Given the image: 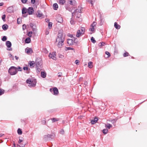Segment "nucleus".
Listing matches in <instances>:
<instances>
[{
	"label": "nucleus",
	"instance_id": "1",
	"mask_svg": "<svg viewBox=\"0 0 147 147\" xmlns=\"http://www.w3.org/2000/svg\"><path fill=\"white\" fill-rule=\"evenodd\" d=\"M65 34L63 31L59 30L58 34L57 36L56 39V42H58L57 46L59 48H61L63 45V42L65 39Z\"/></svg>",
	"mask_w": 147,
	"mask_h": 147
},
{
	"label": "nucleus",
	"instance_id": "2",
	"mask_svg": "<svg viewBox=\"0 0 147 147\" xmlns=\"http://www.w3.org/2000/svg\"><path fill=\"white\" fill-rule=\"evenodd\" d=\"M81 13V9H77L75 10L74 12L71 13V16L75 17L76 16V20L80 22L82 21V19L81 18V16L80 13Z\"/></svg>",
	"mask_w": 147,
	"mask_h": 147
},
{
	"label": "nucleus",
	"instance_id": "3",
	"mask_svg": "<svg viewBox=\"0 0 147 147\" xmlns=\"http://www.w3.org/2000/svg\"><path fill=\"white\" fill-rule=\"evenodd\" d=\"M26 83L29 84L30 87H34L36 86V80L35 79H28L26 80Z\"/></svg>",
	"mask_w": 147,
	"mask_h": 147
},
{
	"label": "nucleus",
	"instance_id": "4",
	"mask_svg": "<svg viewBox=\"0 0 147 147\" xmlns=\"http://www.w3.org/2000/svg\"><path fill=\"white\" fill-rule=\"evenodd\" d=\"M8 73L10 75H14L17 73L16 67L12 66L11 67L8 69Z\"/></svg>",
	"mask_w": 147,
	"mask_h": 147
},
{
	"label": "nucleus",
	"instance_id": "5",
	"mask_svg": "<svg viewBox=\"0 0 147 147\" xmlns=\"http://www.w3.org/2000/svg\"><path fill=\"white\" fill-rule=\"evenodd\" d=\"M55 136V135L53 133L50 134H48L44 136V139L46 141L50 140L53 139Z\"/></svg>",
	"mask_w": 147,
	"mask_h": 147
},
{
	"label": "nucleus",
	"instance_id": "6",
	"mask_svg": "<svg viewBox=\"0 0 147 147\" xmlns=\"http://www.w3.org/2000/svg\"><path fill=\"white\" fill-rule=\"evenodd\" d=\"M49 90L52 94L55 95H57L59 93L58 89L56 87L50 88Z\"/></svg>",
	"mask_w": 147,
	"mask_h": 147
},
{
	"label": "nucleus",
	"instance_id": "7",
	"mask_svg": "<svg viewBox=\"0 0 147 147\" xmlns=\"http://www.w3.org/2000/svg\"><path fill=\"white\" fill-rule=\"evenodd\" d=\"M49 56L50 58L54 60H57L56 52H55L50 53Z\"/></svg>",
	"mask_w": 147,
	"mask_h": 147
},
{
	"label": "nucleus",
	"instance_id": "8",
	"mask_svg": "<svg viewBox=\"0 0 147 147\" xmlns=\"http://www.w3.org/2000/svg\"><path fill=\"white\" fill-rule=\"evenodd\" d=\"M5 45L8 48V49H7V50L9 51H11L12 50V48H11V42L9 41H6L5 43Z\"/></svg>",
	"mask_w": 147,
	"mask_h": 147
},
{
	"label": "nucleus",
	"instance_id": "9",
	"mask_svg": "<svg viewBox=\"0 0 147 147\" xmlns=\"http://www.w3.org/2000/svg\"><path fill=\"white\" fill-rule=\"evenodd\" d=\"M33 8L31 7H29L27 9V13L29 15H32L34 13Z\"/></svg>",
	"mask_w": 147,
	"mask_h": 147
},
{
	"label": "nucleus",
	"instance_id": "10",
	"mask_svg": "<svg viewBox=\"0 0 147 147\" xmlns=\"http://www.w3.org/2000/svg\"><path fill=\"white\" fill-rule=\"evenodd\" d=\"M25 51L28 54H31L33 52L32 49L28 47H27L25 49Z\"/></svg>",
	"mask_w": 147,
	"mask_h": 147
},
{
	"label": "nucleus",
	"instance_id": "11",
	"mask_svg": "<svg viewBox=\"0 0 147 147\" xmlns=\"http://www.w3.org/2000/svg\"><path fill=\"white\" fill-rule=\"evenodd\" d=\"M7 11L9 13H11L13 12V8L12 6H10L7 9Z\"/></svg>",
	"mask_w": 147,
	"mask_h": 147
},
{
	"label": "nucleus",
	"instance_id": "12",
	"mask_svg": "<svg viewBox=\"0 0 147 147\" xmlns=\"http://www.w3.org/2000/svg\"><path fill=\"white\" fill-rule=\"evenodd\" d=\"M74 40L72 39H68L67 40V43L69 46H71L73 45Z\"/></svg>",
	"mask_w": 147,
	"mask_h": 147
},
{
	"label": "nucleus",
	"instance_id": "13",
	"mask_svg": "<svg viewBox=\"0 0 147 147\" xmlns=\"http://www.w3.org/2000/svg\"><path fill=\"white\" fill-rule=\"evenodd\" d=\"M56 21L57 22L60 23H62L63 22V20L62 18L61 17L59 16L57 18Z\"/></svg>",
	"mask_w": 147,
	"mask_h": 147
},
{
	"label": "nucleus",
	"instance_id": "14",
	"mask_svg": "<svg viewBox=\"0 0 147 147\" xmlns=\"http://www.w3.org/2000/svg\"><path fill=\"white\" fill-rule=\"evenodd\" d=\"M98 120V119L97 117H95L94 118L93 120H92L91 121V123L92 124H94L97 123Z\"/></svg>",
	"mask_w": 147,
	"mask_h": 147
},
{
	"label": "nucleus",
	"instance_id": "15",
	"mask_svg": "<svg viewBox=\"0 0 147 147\" xmlns=\"http://www.w3.org/2000/svg\"><path fill=\"white\" fill-rule=\"evenodd\" d=\"M24 70H26V73L27 74H29L30 72V69L28 68V67H24L23 68Z\"/></svg>",
	"mask_w": 147,
	"mask_h": 147
},
{
	"label": "nucleus",
	"instance_id": "16",
	"mask_svg": "<svg viewBox=\"0 0 147 147\" xmlns=\"http://www.w3.org/2000/svg\"><path fill=\"white\" fill-rule=\"evenodd\" d=\"M47 74L45 71H41V76L43 78L46 77Z\"/></svg>",
	"mask_w": 147,
	"mask_h": 147
},
{
	"label": "nucleus",
	"instance_id": "17",
	"mask_svg": "<svg viewBox=\"0 0 147 147\" xmlns=\"http://www.w3.org/2000/svg\"><path fill=\"white\" fill-rule=\"evenodd\" d=\"M81 34H82V33L81 32L80 30H77L76 36L77 37H79Z\"/></svg>",
	"mask_w": 147,
	"mask_h": 147
},
{
	"label": "nucleus",
	"instance_id": "18",
	"mask_svg": "<svg viewBox=\"0 0 147 147\" xmlns=\"http://www.w3.org/2000/svg\"><path fill=\"white\" fill-rule=\"evenodd\" d=\"M30 67L31 68L33 67L35 63L34 61H30L29 62Z\"/></svg>",
	"mask_w": 147,
	"mask_h": 147
},
{
	"label": "nucleus",
	"instance_id": "19",
	"mask_svg": "<svg viewBox=\"0 0 147 147\" xmlns=\"http://www.w3.org/2000/svg\"><path fill=\"white\" fill-rule=\"evenodd\" d=\"M114 26L115 28L117 29H119L121 27L116 22H115Z\"/></svg>",
	"mask_w": 147,
	"mask_h": 147
},
{
	"label": "nucleus",
	"instance_id": "20",
	"mask_svg": "<svg viewBox=\"0 0 147 147\" xmlns=\"http://www.w3.org/2000/svg\"><path fill=\"white\" fill-rule=\"evenodd\" d=\"M27 12V9L26 8L24 7L22 9V14H24Z\"/></svg>",
	"mask_w": 147,
	"mask_h": 147
},
{
	"label": "nucleus",
	"instance_id": "21",
	"mask_svg": "<svg viewBox=\"0 0 147 147\" xmlns=\"http://www.w3.org/2000/svg\"><path fill=\"white\" fill-rule=\"evenodd\" d=\"M58 5L57 3H55L53 4V8L54 10H57L58 8Z\"/></svg>",
	"mask_w": 147,
	"mask_h": 147
},
{
	"label": "nucleus",
	"instance_id": "22",
	"mask_svg": "<svg viewBox=\"0 0 147 147\" xmlns=\"http://www.w3.org/2000/svg\"><path fill=\"white\" fill-rule=\"evenodd\" d=\"M8 26L6 24L3 25L2 26V28L4 30H6L8 29Z\"/></svg>",
	"mask_w": 147,
	"mask_h": 147
},
{
	"label": "nucleus",
	"instance_id": "23",
	"mask_svg": "<svg viewBox=\"0 0 147 147\" xmlns=\"http://www.w3.org/2000/svg\"><path fill=\"white\" fill-rule=\"evenodd\" d=\"M25 42L26 43L28 44L31 42V39L30 37L27 38L25 40Z\"/></svg>",
	"mask_w": 147,
	"mask_h": 147
},
{
	"label": "nucleus",
	"instance_id": "24",
	"mask_svg": "<svg viewBox=\"0 0 147 147\" xmlns=\"http://www.w3.org/2000/svg\"><path fill=\"white\" fill-rule=\"evenodd\" d=\"M74 17H72L70 19V23L71 25H74L75 24L76 22L73 18Z\"/></svg>",
	"mask_w": 147,
	"mask_h": 147
},
{
	"label": "nucleus",
	"instance_id": "25",
	"mask_svg": "<svg viewBox=\"0 0 147 147\" xmlns=\"http://www.w3.org/2000/svg\"><path fill=\"white\" fill-rule=\"evenodd\" d=\"M65 3V0H59V3L61 5H64Z\"/></svg>",
	"mask_w": 147,
	"mask_h": 147
},
{
	"label": "nucleus",
	"instance_id": "26",
	"mask_svg": "<svg viewBox=\"0 0 147 147\" xmlns=\"http://www.w3.org/2000/svg\"><path fill=\"white\" fill-rule=\"evenodd\" d=\"M65 51H67L69 50H72L75 51V49L71 47H65Z\"/></svg>",
	"mask_w": 147,
	"mask_h": 147
},
{
	"label": "nucleus",
	"instance_id": "27",
	"mask_svg": "<svg viewBox=\"0 0 147 147\" xmlns=\"http://www.w3.org/2000/svg\"><path fill=\"white\" fill-rule=\"evenodd\" d=\"M51 120L52 121L53 123H54L56 121H58L59 120V119L57 118H53L51 119Z\"/></svg>",
	"mask_w": 147,
	"mask_h": 147
},
{
	"label": "nucleus",
	"instance_id": "28",
	"mask_svg": "<svg viewBox=\"0 0 147 147\" xmlns=\"http://www.w3.org/2000/svg\"><path fill=\"white\" fill-rule=\"evenodd\" d=\"M65 8L66 10L69 11L70 12H72V9L71 8H70L68 6H65Z\"/></svg>",
	"mask_w": 147,
	"mask_h": 147
},
{
	"label": "nucleus",
	"instance_id": "29",
	"mask_svg": "<svg viewBox=\"0 0 147 147\" xmlns=\"http://www.w3.org/2000/svg\"><path fill=\"white\" fill-rule=\"evenodd\" d=\"M42 51L45 54H47L48 53V51L47 50V49L45 48H43L42 49Z\"/></svg>",
	"mask_w": 147,
	"mask_h": 147
},
{
	"label": "nucleus",
	"instance_id": "30",
	"mask_svg": "<svg viewBox=\"0 0 147 147\" xmlns=\"http://www.w3.org/2000/svg\"><path fill=\"white\" fill-rule=\"evenodd\" d=\"M36 66L37 67H41V62L39 61H36Z\"/></svg>",
	"mask_w": 147,
	"mask_h": 147
},
{
	"label": "nucleus",
	"instance_id": "31",
	"mask_svg": "<svg viewBox=\"0 0 147 147\" xmlns=\"http://www.w3.org/2000/svg\"><path fill=\"white\" fill-rule=\"evenodd\" d=\"M80 31H81V32L82 33V34H84L85 32V29L84 27H81L80 28Z\"/></svg>",
	"mask_w": 147,
	"mask_h": 147
},
{
	"label": "nucleus",
	"instance_id": "32",
	"mask_svg": "<svg viewBox=\"0 0 147 147\" xmlns=\"http://www.w3.org/2000/svg\"><path fill=\"white\" fill-rule=\"evenodd\" d=\"M92 62L91 61H90L88 62V66L89 68H91L93 67V65H92Z\"/></svg>",
	"mask_w": 147,
	"mask_h": 147
},
{
	"label": "nucleus",
	"instance_id": "33",
	"mask_svg": "<svg viewBox=\"0 0 147 147\" xmlns=\"http://www.w3.org/2000/svg\"><path fill=\"white\" fill-rule=\"evenodd\" d=\"M53 23L51 22H49L48 24V27L49 29H51L52 28Z\"/></svg>",
	"mask_w": 147,
	"mask_h": 147
},
{
	"label": "nucleus",
	"instance_id": "34",
	"mask_svg": "<svg viewBox=\"0 0 147 147\" xmlns=\"http://www.w3.org/2000/svg\"><path fill=\"white\" fill-rule=\"evenodd\" d=\"M105 127L109 129L112 127V125L111 124L108 123L107 125H105Z\"/></svg>",
	"mask_w": 147,
	"mask_h": 147
},
{
	"label": "nucleus",
	"instance_id": "35",
	"mask_svg": "<svg viewBox=\"0 0 147 147\" xmlns=\"http://www.w3.org/2000/svg\"><path fill=\"white\" fill-rule=\"evenodd\" d=\"M89 30L92 32V33H90V34H91L93 33H94V27H92L91 28H90Z\"/></svg>",
	"mask_w": 147,
	"mask_h": 147
},
{
	"label": "nucleus",
	"instance_id": "36",
	"mask_svg": "<svg viewBox=\"0 0 147 147\" xmlns=\"http://www.w3.org/2000/svg\"><path fill=\"white\" fill-rule=\"evenodd\" d=\"M17 133L19 135H20L22 134V132L21 129L19 128L17 130Z\"/></svg>",
	"mask_w": 147,
	"mask_h": 147
},
{
	"label": "nucleus",
	"instance_id": "37",
	"mask_svg": "<svg viewBox=\"0 0 147 147\" xmlns=\"http://www.w3.org/2000/svg\"><path fill=\"white\" fill-rule=\"evenodd\" d=\"M5 90L1 88H0V96H1L4 94Z\"/></svg>",
	"mask_w": 147,
	"mask_h": 147
},
{
	"label": "nucleus",
	"instance_id": "38",
	"mask_svg": "<svg viewBox=\"0 0 147 147\" xmlns=\"http://www.w3.org/2000/svg\"><path fill=\"white\" fill-rule=\"evenodd\" d=\"M16 69L17 72L18 71H22V68L19 66H18V67H16Z\"/></svg>",
	"mask_w": 147,
	"mask_h": 147
},
{
	"label": "nucleus",
	"instance_id": "39",
	"mask_svg": "<svg viewBox=\"0 0 147 147\" xmlns=\"http://www.w3.org/2000/svg\"><path fill=\"white\" fill-rule=\"evenodd\" d=\"M105 43L103 42H100L98 44V46L99 47H102V46H104L105 45Z\"/></svg>",
	"mask_w": 147,
	"mask_h": 147
},
{
	"label": "nucleus",
	"instance_id": "40",
	"mask_svg": "<svg viewBox=\"0 0 147 147\" xmlns=\"http://www.w3.org/2000/svg\"><path fill=\"white\" fill-rule=\"evenodd\" d=\"M69 4L71 5H73V3H75L76 2L74 0L73 1L71 0H69Z\"/></svg>",
	"mask_w": 147,
	"mask_h": 147
},
{
	"label": "nucleus",
	"instance_id": "41",
	"mask_svg": "<svg viewBox=\"0 0 147 147\" xmlns=\"http://www.w3.org/2000/svg\"><path fill=\"white\" fill-rule=\"evenodd\" d=\"M108 131V130L107 129H104L102 130V132L105 134H107Z\"/></svg>",
	"mask_w": 147,
	"mask_h": 147
},
{
	"label": "nucleus",
	"instance_id": "42",
	"mask_svg": "<svg viewBox=\"0 0 147 147\" xmlns=\"http://www.w3.org/2000/svg\"><path fill=\"white\" fill-rule=\"evenodd\" d=\"M31 3L32 4H34V3H36V4H37V5H38L39 4L38 2L37 1L36 2L35 0H31Z\"/></svg>",
	"mask_w": 147,
	"mask_h": 147
},
{
	"label": "nucleus",
	"instance_id": "43",
	"mask_svg": "<svg viewBox=\"0 0 147 147\" xmlns=\"http://www.w3.org/2000/svg\"><path fill=\"white\" fill-rule=\"evenodd\" d=\"M7 39V37L6 36H3L1 38L2 40L3 41H5Z\"/></svg>",
	"mask_w": 147,
	"mask_h": 147
},
{
	"label": "nucleus",
	"instance_id": "44",
	"mask_svg": "<svg viewBox=\"0 0 147 147\" xmlns=\"http://www.w3.org/2000/svg\"><path fill=\"white\" fill-rule=\"evenodd\" d=\"M91 41L93 43H94L95 42H96V41L95 40L94 38L93 37H92L91 38Z\"/></svg>",
	"mask_w": 147,
	"mask_h": 147
},
{
	"label": "nucleus",
	"instance_id": "45",
	"mask_svg": "<svg viewBox=\"0 0 147 147\" xmlns=\"http://www.w3.org/2000/svg\"><path fill=\"white\" fill-rule=\"evenodd\" d=\"M9 55L11 60H14V56L12 55L11 54V53H10Z\"/></svg>",
	"mask_w": 147,
	"mask_h": 147
},
{
	"label": "nucleus",
	"instance_id": "46",
	"mask_svg": "<svg viewBox=\"0 0 147 147\" xmlns=\"http://www.w3.org/2000/svg\"><path fill=\"white\" fill-rule=\"evenodd\" d=\"M20 145H18V146H19V147H24L25 146V145L26 144L25 143H20Z\"/></svg>",
	"mask_w": 147,
	"mask_h": 147
},
{
	"label": "nucleus",
	"instance_id": "47",
	"mask_svg": "<svg viewBox=\"0 0 147 147\" xmlns=\"http://www.w3.org/2000/svg\"><path fill=\"white\" fill-rule=\"evenodd\" d=\"M32 31H29L27 35L29 37H30L32 36Z\"/></svg>",
	"mask_w": 147,
	"mask_h": 147
},
{
	"label": "nucleus",
	"instance_id": "48",
	"mask_svg": "<svg viewBox=\"0 0 147 147\" xmlns=\"http://www.w3.org/2000/svg\"><path fill=\"white\" fill-rule=\"evenodd\" d=\"M49 29H46L45 31V34L46 35H47L49 34Z\"/></svg>",
	"mask_w": 147,
	"mask_h": 147
},
{
	"label": "nucleus",
	"instance_id": "49",
	"mask_svg": "<svg viewBox=\"0 0 147 147\" xmlns=\"http://www.w3.org/2000/svg\"><path fill=\"white\" fill-rule=\"evenodd\" d=\"M41 67H37V69H36V71H37V73H39L40 72V71L41 69Z\"/></svg>",
	"mask_w": 147,
	"mask_h": 147
},
{
	"label": "nucleus",
	"instance_id": "50",
	"mask_svg": "<svg viewBox=\"0 0 147 147\" xmlns=\"http://www.w3.org/2000/svg\"><path fill=\"white\" fill-rule=\"evenodd\" d=\"M32 30L33 31H36V26L35 24L32 28Z\"/></svg>",
	"mask_w": 147,
	"mask_h": 147
},
{
	"label": "nucleus",
	"instance_id": "51",
	"mask_svg": "<svg viewBox=\"0 0 147 147\" xmlns=\"http://www.w3.org/2000/svg\"><path fill=\"white\" fill-rule=\"evenodd\" d=\"M129 55V54L128 53L125 52L124 53L123 55V56L124 57H126L127 56H128Z\"/></svg>",
	"mask_w": 147,
	"mask_h": 147
},
{
	"label": "nucleus",
	"instance_id": "52",
	"mask_svg": "<svg viewBox=\"0 0 147 147\" xmlns=\"http://www.w3.org/2000/svg\"><path fill=\"white\" fill-rule=\"evenodd\" d=\"M58 57L61 59H62L64 57V56L60 54H58Z\"/></svg>",
	"mask_w": 147,
	"mask_h": 147
},
{
	"label": "nucleus",
	"instance_id": "53",
	"mask_svg": "<svg viewBox=\"0 0 147 147\" xmlns=\"http://www.w3.org/2000/svg\"><path fill=\"white\" fill-rule=\"evenodd\" d=\"M105 54L108 55L107 58L109 57L111 55L109 52L106 51L105 52Z\"/></svg>",
	"mask_w": 147,
	"mask_h": 147
},
{
	"label": "nucleus",
	"instance_id": "54",
	"mask_svg": "<svg viewBox=\"0 0 147 147\" xmlns=\"http://www.w3.org/2000/svg\"><path fill=\"white\" fill-rule=\"evenodd\" d=\"M6 17V15L5 14L3 15L2 16V20L4 21L5 20V18Z\"/></svg>",
	"mask_w": 147,
	"mask_h": 147
},
{
	"label": "nucleus",
	"instance_id": "55",
	"mask_svg": "<svg viewBox=\"0 0 147 147\" xmlns=\"http://www.w3.org/2000/svg\"><path fill=\"white\" fill-rule=\"evenodd\" d=\"M96 23L94 22L92 24H91V27H94L96 25Z\"/></svg>",
	"mask_w": 147,
	"mask_h": 147
},
{
	"label": "nucleus",
	"instance_id": "56",
	"mask_svg": "<svg viewBox=\"0 0 147 147\" xmlns=\"http://www.w3.org/2000/svg\"><path fill=\"white\" fill-rule=\"evenodd\" d=\"M43 16V14L42 13H40L39 12L38 13V14L37 15L38 17L40 18L42 17Z\"/></svg>",
	"mask_w": 147,
	"mask_h": 147
},
{
	"label": "nucleus",
	"instance_id": "57",
	"mask_svg": "<svg viewBox=\"0 0 147 147\" xmlns=\"http://www.w3.org/2000/svg\"><path fill=\"white\" fill-rule=\"evenodd\" d=\"M59 133L61 134H63L64 133V130L63 129H61L60 130V131L59 132Z\"/></svg>",
	"mask_w": 147,
	"mask_h": 147
},
{
	"label": "nucleus",
	"instance_id": "58",
	"mask_svg": "<svg viewBox=\"0 0 147 147\" xmlns=\"http://www.w3.org/2000/svg\"><path fill=\"white\" fill-rule=\"evenodd\" d=\"M62 75V74L61 72H59L58 73V76L59 77H61V76Z\"/></svg>",
	"mask_w": 147,
	"mask_h": 147
},
{
	"label": "nucleus",
	"instance_id": "59",
	"mask_svg": "<svg viewBox=\"0 0 147 147\" xmlns=\"http://www.w3.org/2000/svg\"><path fill=\"white\" fill-rule=\"evenodd\" d=\"M26 28V26L25 24H24L22 25V29L23 30H24Z\"/></svg>",
	"mask_w": 147,
	"mask_h": 147
},
{
	"label": "nucleus",
	"instance_id": "60",
	"mask_svg": "<svg viewBox=\"0 0 147 147\" xmlns=\"http://www.w3.org/2000/svg\"><path fill=\"white\" fill-rule=\"evenodd\" d=\"M88 1L91 4L92 6H93V1L92 0H88Z\"/></svg>",
	"mask_w": 147,
	"mask_h": 147
},
{
	"label": "nucleus",
	"instance_id": "61",
	"mask_svg": "<svg viewBox=\"0 0 147 147\" xmlns=\"http://www.w3.org/2000/svg\"><path fill=\"white\" fill-rule=\"evenodd\" d=\"M21 1L23 3H26L27 1V0H21Z\"/></svg>",
	"mask_w": 147,
	"mask_h": 147
},
{
	"label": "nucleus",
	"instance_id": "62",
	"mask_svg": "<svg viewBox=\"0 0 147 147\" xmlns=\"http://www.w3.org/2000/svg\"><path fill=\"white\" fill-rule=\"evenodd\" d=\"M79 61L78 60H76L75 61V63L77 65H78L79 63Z\"/></svg>",
	"mask_w": 147,
	"mask_h": 147
},
{
	"label": "nucleus",
	"instance_id": "63",
	"mask_svg": "<svg viewBox=\"0 0 147 147\" xmlns=\"http://www.w3.org/2000/svg\"><path fill=\"white\" fill-rule=\"evenodd\" d=\"M35 24H34L33 23H31L30 24V26L32 28L33 27V26L35 25Z\"/></svg>",
	"mask_w": 147,
	"mask_h": 147
},
{
	"label": "nucleus",
	"instance_id": "64",
	"mask_svg": "<svg viewBox=\"0 0 147 147\" xmlns=\"http://www.w3.org/2000/svg\"><path fill=\"white\" fill-rule=\"evenodd\" d=\"M13 146L12 147H16V144L14 141H13Z\"/></svg>",
	"mask_w": 147,
	"mask_h": 147
}]
</instances>
